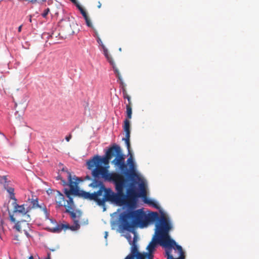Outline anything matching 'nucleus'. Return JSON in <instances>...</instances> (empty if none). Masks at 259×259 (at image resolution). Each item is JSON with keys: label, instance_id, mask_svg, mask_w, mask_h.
Returning <instances> with one entry per match:
<instances>
[{"label": "nucleus", "instance_id": "f257e3e1", "mask_svg": "<svg viewBox=\"0 0 259 259\" xmlns=\"http://www.w3.org/2000/svg\"><path fill=\"white\" fill-rule=\"evenodd\" d=\"M148 220L151 222L159 221V224L157 226L158 229L156 233L158 236V240L159 244L165 248V254L166 255V250L170 249V255L171 254L172 248L174 249H177L180 253L179 257H182V259H185V254L182 247L176 244V242L171 239L169 235V232L172 228L171 224L168 217L164 214L160 216L157 212H152L148 217Z\"/></svg>", "mask_w": 259, "mask_h": 259}, {"label": "nucleus", "instance_id": "f03ea898", "mask_svg": "<svg viewBox=\"0 0 259 259\" xmlns=\"http://www.w3.org/2000/svg\"><path fill=\"white\" fill-rule=\"evenodd\" d=\"M112 150V146L107 151L105 156L101 157L96 155L87 161V168L92 170V175L95 179L102 178L105 181L113 182L122 175L116 172H109L108 167L102 165L109 164V160L113 157Z\"/></svg>", "mask_w": 259, "mask_h": 259}, {"label": "nucleus", "instance_id": "7ed1b4c3", "mask_svg": "<svg viewBox=\"0 0 259 259\" xmlns=\"http://www.w3.org/2000/svg\"><path fill=\"white\" fill-rule=\"evenodd\" d=\"M127 179L123 175H121L119 178L116 179L113 182L116 185H119L120 186L121 192L119 195L118 198L120 199L119 202L116 201V204L119 206L126 205L128 208L131 209H134L136 207L137 200L138 197H145L146 196V189L144 183H141L139 185L141 193L138 194L136 190L133 188H129L127 189L126 195L124 194V188L125 187L127 183Z\"/></svg>", "mask_w": 259, "mask_h": 259}, {"label": "nucleus", "instance_id": "20e7f679", "mask_svg": "<svg viewBox=\"0 0 259 259\" xmlns=\"http://www.w3.org/2000/svg\"><path fill=\"white\" fill-rule=\"evenodd\" d=\"M91 186L93 187H99V190L97 192H94V201L98 205L105 206L106 201L116 204V201H120L118 196L121 188L119 185H116V187H115L117 191L116 193L113 192L110 188H106L102 182L95 179Z\"/></svg>", "mask_w": 259, "mask_h": 259}, {"label": "nucleus", "instance_id": "39448f33", "mask_svg": "<svg viewBox=\"0 0 259 259\" xmlns=\"http://www.w3.org/2000/svg\"><path fill=\"white\" fill-rule=\"evenodd\" d=\"M68 178L69 180V187L70 189L67 188L64 189V192L66 197L68 198L67 200V208H66V212L69 213L71 218L74 222L76 225H78L79 220L77 219L76 212L74 210V202L71 195L77 196L79 195V191L78 187H77V183L76 182H73L71 181V176L69 174Z\"/></svg>", "mask_w": 259, "mask_h": 259}, {"label": "nucleus", "instance_id": "423d86ee", "mask_svg": "<svg viewBox=\"0 0 259 259\" xmlns=\"http://www.w3.org/2000/svg\"><path fill=\"white\" fill-rule=\"evenodd\" d=\"M112 153L113 156H115V158L112 160V163L118 168L122 172V175H123V172L126 170L127 165L125 163V156L122 153L120 147L117 145H114L112 146Z\"/></svg>", "mask_w": 259, "mask_h": 259}, {"label": "nucleus", "instance_id": "0eeeda50", "mask_svg": "<svg viewBox=\"0 0 259 259\" xmlns=\"http://www.w3.org/2000/svg\"><path fill=\"white\" fill-rule=\"evenodd\" d=\"M145 217V214L142 209L132 210L125 214L123 217V221L128 226L141 223Z\"/></svg>", "mask_w": 259, "mask_h": 259}, {"label": "nucleus", "instance_id": "6e6552de", "mask_svg": "<svg viewBox=\"0 0 259 259\" xmlns=\"http://www.w3.org/2000/svg\"><path fill=\"white\" fill-rule=\"evenodd\" d=\"M30 220V215H26V218L24 220L18 221L14 228L16 231L20 233H24L25 235L30 238L32 237V230L31 229V226L28 223Z\"/></svg>", "mask_w": 259, "mask_h": 259}, {"label": "nucleus", "instance_id": "1a4fd4ad", "mask_svg": "<svg viewBox=\"0 0 259 259\" xmlns=\"http://www.w3.org/2000/svg\"><path fill=\"white\" fill-rule=\"evenodd\" d=\"M128 154H130V156L127 159L126 162L129 166L130 170H127L126 168V170L124 171L123 175L124 177H126L133 182L136 183V180L139 179V177L136 171V166L131 151L130 153H128Z\"/></svg>", "mask_w": 259, "mask_h": 259}, {"label": "nucleus", "instance_id": "9d476101", "mask_svg": "<svg viewBox=\"0 0 259 259\" xmlns=\"http://www.w3.org/2000/svg\"><path fill=\"white\" fill-rule=\"evenodd\" d=\"M157 223L155 224V235L152 238L151 241L149 243L147 246L146 249L148 250L147 252H144V254L146 259H154L153 252L155 250V247L157 243L159 244V242L158 240V236L157 235L156 232L158 229L157 226L159 224V221H155Z\"/></svg>", "mask_w": 259, "mask_h": 259}, {"label": "nucleus", "instance_id": "9b49d317", "mask_svg": "<svg viewBox=\"0 0 259 259\" xmlns=\"http://www.w3.org/2000/svg\"><path fill=\"white\" fill-rule=\"evenodd\" d=\"M51 191L53 192V197H54V200L57 205L56 207L60 208V207L64 206L66 208L67 200H65L64 195L58 190H51Z\"/></svg>", "mask_w": 259, "mask_h": 259}, {"label": "nucleus", "instance_id": "f8f14e48", "mask_svg": "<svg viewBox=\"0 0 259 259\" xmlns=\"http://www.w3.org/2000/svg\"><path fill=\"white\" fill-rule=\"evenodd\" d=\"M0 184L3 185L5 189L9 193L10 198L11 199H15L14 188L12 186L11 181L8 180L7 176H0Z\"/></svg>", "mask_w": 259, "mask_h": 259}, {"label": "nucleus", "instance_id": "ddd939ff", "mask_svg": "<svg viewBox=\"0 0 259 259\" xmlns=\"http://www.w3.org/2000/svg\"><path fill=\"white\" fill-rule=\"evenodd\" d=\"M124 259H146L144 252H140L137 246L134 244L132 246L130 253Z\"/></svg>", "mask_w": 259, "mask_h": 259}, {"label": "nucleus", "instance_id": "4468645a", "mask_svg": "<svg viewBox=\"0 0 259 259\" xmlns=\"http://www.w3.org/2000/svg\"><path fill=\"white\" fill-rule=\"evenodd\" d=\"M101 47L103 50L104 55H105L106 58L107 59V60L109 62V63L112 66L114 72L116 74L117 77L118 78H120L121 74H120L118 69L116 67L115 63L113 61V60L112 57L109 54L107 49L105 47V46H104V44H102Z\"/></svg>", "mask_w": 259, "mask_h": 259}, {"label": "nucleus", "instance_id": "2eb2a0df", "mask_svg": "<svg viewBox=\"0 0 259 259\" xmlns=\"http://www.w3.org/2000/svg\"><path fill=\"white\" fill-rule=\"evenodd\" d=\"M27 205V204H24L21 205L16 204L14 206V212L16 213V216L21 214L25 219L26 218V215H29L28 214V212L30 211V208H28V207L25 208V206Z\"/></svg>", "mask_w": 259, "mask_h": 259}, {"label": "nucleus", "instance_id": "dca6fc26", "mask_svg": "<svg viewBox=\"0 0 259 259\" xmlns=\"http://www.w3.org/2000/svg\"><path fill=\"white\" fill-rule=\"evenodd\" d=\"M75 26H77L76 24L74 23H72L71 24L70 22H68L62 27V30L65 35H71L75 33L74 28Z\"/></svg>", "mask_w": 259, "mask_h": 259}, {"label": "nucleus", "instance_id": "f3484780", "mask_svg": "<svg viewBox=\"0 0 259 259\" xmlns=\"http://www.w3.org/2000/svg\"><path fill=\"white\" fill-rule=\"evenodd\" d=\"M70 228V226L68 224H64L62 223H57L56 226L53 227L49 228L50 232L53 233H60L62 230H66Z\"/></svg>", "mask_w": 259, "mask_h": 259}, {"label": "nucleus", "instance_id": "a211bd4d", "mask_svg": "<svg viewBox=\"0 0 259 259\" xmlns=\"http://www.w3.org/2000/svg\"><path fill=\"white\" fill-rule=\"evenodd\" d=\"M120 80V84L121 85L122 92L123 94V97L124 99H126L128 101V103L126 105H131L132 104L131 98L129 95H128L126 88L125 84L124 83L121 76L120 75V78H118Z\"/></svg>", "mask_w": 259, "mask_h": 259}, {"label": "nucleus", "instance_id": "6ab92c4d", "mask_svg": "<svg viewBox=\"0 0 259 259\" xmlns=\"http://www.w3.org/2000/svg\"><path fill=\"white\" fill-rule=\"evenodd\" d=\"M124 132L125 133V138L122 139V140L125 141V144L127 147V149L129 153H130V148H131V144H130V134L131 131L130 128L127 130H123Z\"/></svg>", "mask_w": 259, "mask_h": 259}, {"label": "nucleus", "instance_id": "aec40b11", "mask_svg": "<svg viewBox=\"0 0 259 259\" xmlns=\"http://www.w3.org/2000/svg\"><path fill=\"white\" fill-rule=\"evenodd\" d=\"M61 172H63L64 175H65V176L67 177L69 186V182H70L69 180V178H68L69 174L71 176V181L73 182H76V183H77V185L78 184V181H80V179L75 176H74L73 177H72L71 173L70 172L68 171L64 167L62 168V169H61Z\"/></svg>", "mask_w": 259, "mask_h": 259}, {"label": "nucleus", "instance_id": "412c9836", "mask_svg": "<svg viewBox=\"0 0 259 259\" xmlns=\"http://www.w3.org/2000/svg\"><path fill=\"white\" fill-rule=\"evenodd\" d=\"M29 202L31 203V206H28V208H30V210L32 209L37 208H40V206L38 204V199H28Z\"/></svg>", "mask_w": 259, "mask_h": 259}, {"label": "nucleus", "instance_id": "4be33fe9", "mask_svg": "<svg viewBox=\"0 0 259 259\" xmlns=\"http://www.w3.org/2000/svg\"><path fill=\"white\" fill-rule=\"evenodd\" d=\"M81 14L83 16L84 19H85L87 25L89 27L94 28L91 20L89 18V16L88 15L87 12L85 11H84V12L82 13Z\"/></svg>", "mask_w": 259, "mask_h": 259}, {"label": "nucleus", "instance_id": "5701e85b", "mask_svg": "<svg viewBox=\"0 0 259 259\" xmlns=\"http://www.w3.org/2000/svg\"><path fill=\"white\" fill-rule=\"evenodd\" d=\"M81 196L85 199L94 201V193H91L90 192H83L81 194Z\"/></svg>", "mask_w": 259, "mask_h": 259}, {"label": "nucleus", "instance_id": "b1692460", "mask_svg": "<svg viewBox=\"0 0 259 259\" xmlns=\"http://www.w3.org/2000/svg\"><path fill=\"white\" fill-rule=\"evenodd\" d=\"M126 118L128 119H130L132 118V104L131 105H126Z\"/></svg>", "mask_w": 259, "mask_h": 259}, {"label": "nucleus", "instance_id": "393cba45", "mask_svg": "<svg viewBox=\"0 0 259 259\" xmlns=\"http://www.w3.org/2000/svg\"><path fill=\"white\" fill-rule=\"evenodd\" d=\"M63 175L62 174H61L57 177V180H61L62 184L63 186H68V182H67L65 180L63 179Z\"/></svg>", "mask_w": 259, "mask_h": 259}, {"label": "nucleus", "instance_id": "a878e982", "mask_svg": "<svg viewBox=\"0 0 259 259\" xmlns=\"http://www.w3.org/2000/svg\"><path fill=\"white\" fill-rule=\"evenodd\" d=\"M123 130H127L130 128V119H125L124 120V124L123 126Z\"/></svg>", "mask_w": 259, "mask_h": 259}, {"label": "nucleus", "instance_id": "bb28decb", "mask_svg": "<svg viewBox=\"0 0 259 259\" xmlns=\"http://www.w3.org/2000/svg\"><path fill=\"white\" fill-rule=\"evenodd\" d=\"M170 249H169L166 250V255L165 254V256H166L167 259H182V257L174 258L172 255H170Z\"/></svg>", "mask_w": 259, "mask_h": 259}, {"label": "nucleus", "instance_id": "cd10ccee", "mask_svg": "<svg viewBox=\"0 0 259 259\" xmlns=\"http://www.w3.org/2000/svg\"><path fill=\"white\" fill-rule=\"evenodd\" d=\"M74 4H75L76 7L78 9V10H79V11L80 12L81 14L83 12H84V11H85V10L81 7V6H80V5L77 2V1L76 0V2L75 3H73Z\"/></svg>", "mask_w": 259, "mask_h": 259}, {"label": "nucleus", "instance_id": "c85d7f7f", "mask_svg": "<svg viewBox=\"0 0 259 259\" xmlns=\"http://www.w3.org/2000/svg\"><path fill=\"white\" fill-rule=\"evenodd\" d=\"M144 198H145L144 199V202L149 204V205H152V204H153L154 203V201H153L152 200H151V199H147L146 198V196L145 197H143Z\"/></svg>", "mask_w": 259, "mask_h": 259}, {"label": "nucleus", "instance_id": "c756f323", "mask_svg": "<svg viewBox=\"0 0 259 259\" xmlns=\"http://www.w3.org/2000/svg\"><path fill=\"white\" fill-rule=\"evenodd\" d=\"M50 12V9L47 8L44 10V12L42 13L41 15L44 18H46L48 13Z\"/></svg>", "mask_w": 259, "mask_h": 259}, {"label": "nucleus", "instance_id": "7c9ffc66", "mask_svg": "<svg viewBox=\"0 0 259 259\" xmlns=\"http://www.w3.org/2000/svg\"><path fill=\"white\" fill-rule=\"evenodd\" d=\"M95 31L96 35L97 36V38H98L97 41L101 46V45L103 44L101 39H100V38L98 36V32L96 30H95Z\"/></svg>", "mask_w": 259, "mask_h": 259}, {"label": "nucleus", "instance_id": "2f4dec72", "mask_svg": "<svg viewBox=\"0 0 259 259\" xmlns=\"http://www.w3.org/2000/svg\"><path fill=\"white\" fill-rule=\"evenodd\" d=\"M46 1V0H40L39 2H38L37 0H30V1H29V2L30 3H32V4H34V3H36V2H38V3H39V2H45Z\"/></svg>", "mask_w": 259, "mask_h": 259}, {"label": "nucleus", "instance_id": "473e14b6", "mask_svg": "<svg viewBox=\"0 0 259 259\" xmlns=\"http://www.w3.org/2000/svg\"><path fill=\"white\" fill-rule=\"evenodd\" d=\"M71 137H72V135H71V134H70L68 136H67L65 137V139L67 142H69L70 141V140L71 139Z\"/></svg>", "mask_w": 259, "mask_h": 259}, {"label": "nucleus", "instance_id": "72a5a7b5", "mask_svg": "<svg viewBox=\"0 0 259 259\" xmlns=\"http://www.w3.org/2000/svg\"><path fill=\"white\" fill-rule=\"evenodd\" d=\"M44 259H51V253H48L47 256Z\"/></svg>", "mask_w": 259, "mask_h": 259}, {"label": "nucleus", "instance_id": "f704fd0d", "mask_svg": "<svg viewBox=\"0 0 259 259\" xmlns=\"http://www.w3.org/2000/svg\"><path fill=\"white\" fill-rule=\"evenodd\" d=\"M152 206L156 208H159L158 205L156 203H155L154 201L153 204H152Z\"/></svg>", "mask_w": 259, "mask_h": 259}, {"label": "nucleus", "instance_id": "c9c22d12", "mask_svg": "<svg viewBox=\"0 0 259 259\" xmlns=\"http://www.w3.org/2000/svg\"><path fill=\"white\" fill-rule=\"evenodd\" d=\"M10 220L12 222H15V219L12 215L10 217Z\"/></svg>", "mask_w": 259, "mask_h": 259}, {"label": "nucleus", "instance_id": "e433bc0d", "mask_svg": "<svg viewBox=\"0 0 259 259\" xmlns=\"http://www.w3.org/2000/svg\"><path fill=\"white\" fill-rule=\"evenodd\" d=\"M51 189H49V190H48L47 192H48V193L49 194H51V195H52V196L53 197V192H51Z\"/></svg>", "mask_w": 259, "mask_h": 259}, {"label": "nucleus", "instance_id": "4c0bfd02", "mask_svg": "<svg viewBox=\"0 0 259 259\" xmlns=\"http://www.w3.org/2000/svg\"><path fill=\"white\" fill-rule=\"evenodd\" d=\"M22 25H20L19 27H18V32H20L21 31V30H22Z\"/></svg>", "mask_w": 259, "mask_h": 259}, {"label": "nucleus", "instance_id": "58836bf2", "mask_svg": "<svg viewBox=\"0 0 259 259\" xmlns=\"http://www.w3.org/2000/svg\"><path fill=\"white\" fill-rule=\"evenodd\" d=\"M85 180H90L91 179V178L90 176H87L85 177Z\"/></svg>", "mask_w": 259, "mask_h": 259}, {"label": "nucleus", "instance_id": "ea45409f", "mask_svg": "<svg viewBox=\"0 0 259 259\" xmlns=\"http://www.w3.org/2000/svg\"><path fill=\"white\" fill-rule=\"evenodd\" d=\"M97 7H98V8H101V3L100 2H98V5Z\"/></svg>", "mask_w": 259, "mask_h": 259}, {"label": "nucleus", "instance_id": "a19ab883", "mask_svg": "<svg viewBox=\"0 0 259 259\" xmlns=\"http://www.w3.org/2000/svg\"><path fill=\"white\" fill-rule=\"evenodd\" d=\"M44 211H45V212L46 213H47V208H46V207L44 209Z\"/></svg>", "mask_w": 259, "mask_h": 259}, {"label": "nucleus", "instance_id": "79ce46f5", "mask_svg": "<svg viewBox=\"0 0 259 259\" xmlns=\"http://www.w3.org/2000/svg\"><path fill=\"white\" fill-rule=\"evenodd\" d=\"M28 259H34L33 256L32 255H31L29 257Z\"/></svg>", "mask_w": 259, "mask_h": 259}, {"label": "nucleus", "instance_id": "37998d69", "mask_svg": "<svg viewBox=\"0 0 259 259\" xmlns=\"http://www.w3.org/2000/svg\"><path fill=\"white\" fill-rule=\"evenodd\" d=\"M108 235V233L107 232H105V237L106 238Z\"/></svg>", "mask_w": 259, "mask_h": 259}, {"label": "nucleus", "instance_id": "c03bdc74", "mask_svg": "<svg viewBox=\"0 0 259 259\" xmlns=\"http://www.w3.org/2000/svg\"><path fill=\"white\" fill-rule=\"evenodd\" d=\"M29 21L31 22V16H29Z\"/></svg>", "mask_w": 259, "mask_h": 259}, {"label": "nucleus", "instance_id": "a18cd8bd", "mask_svg": "<svg viewBox=\"0 0 259 259\" xmlns=\"http://www.w3.org/2000/svg\"><path fill=\"white\" fill-rule=\"evenodd\" d=\"M72 3H75L76 0H70Z\"/></svg>", "mask_w": 259, "mask_h": 259}, {"label": "nucleus", "instance_id": "49530a36", "mask_svg": "<svg viewBox=\"0 0 259 259\" xmlns=\"http://www.w3.org/2000/svg\"><path fill=\"white\" fill-rule=\"evenodd\" d=\"M51 221H52V223H54V224H55V223H56V222H53V221L52 220H51Z\"/></svg>", "mask_w": 259, "mask_h": 259}]
</instances>
